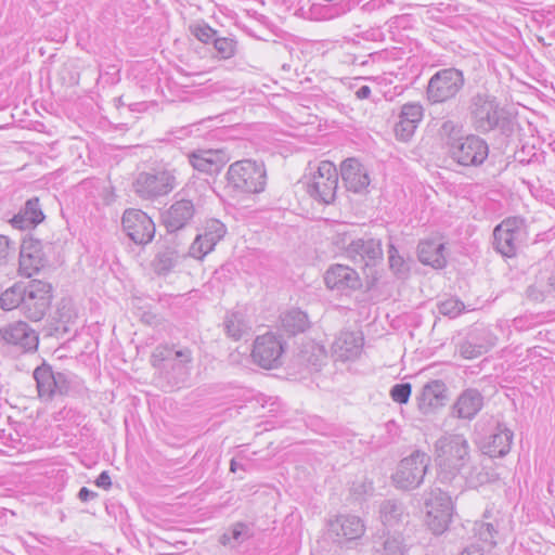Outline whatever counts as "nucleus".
Segmentation results:
<instances>
[{
    "mask_svg": "<svg viewBox=\"0 0 555 555\" xmlns=\"http://www.w3.org/2000/svg\"><path fill=\"white\" fill-rule=\"evenodd\" d=\"M467 115L470 126L479 133L498 131L508 137L514 131L513 115L488 92H477L469 99Z\"/></svg>",
    "mask_w": 555,
    "mask_h": 555,
    "instance_id": "obj_1",
    "label": "nucleus"
},
{
    "mask_svg": "<svg viewBox=\"0 0 555 555\" xmlns=\"http://www.w3.org/2000/svg\"><path fill=\"white\" fill-rule=\"evenodd\" d=\"M435 461L439 481L451 482L470 461L468 440L459 434L443 435L435 443Z\"/></svg>",
    "mask_w": 555,
    "mask_h": 555,
    "instance_id": "obj_2",
    "label": "nucleus"
},
{
    "mask_svg": "<svg viewBox=\"0 0 555 555\" xmlns=\"http://www.w3.org/2000/svg\"><path fill=\"white\" fill-rule=\"evenodd\" d=\"M227 180L229 186L240 193L257 194L264 191L267 171L261 162L242 159L229 166Z\"/></svg>",
    "mask_w": 555,
    "mask_h": 555,
    "instance_id": "obj_3",
    "label": "nucleus"
},
{
    "mask_svg": "<svg viewBox=\"0 0 555 555\" xmlns=\"http://www.w3.org/2000/svg\"><path fill=\"white\" fill-rule=\"evenodd\" d=\"M177 186V171L169 165L153 167L147 171L139 172L133 189L143 199H155L165 196Z\"/></svg>",
    "mask_w": 555,
    "mask_h": 555,
    "instance_id": "obj_4",
    "label": "nucleus"
},
{
    "mask_svg": "<svg viewBox=\"0 0 555 555\" xmlns=\"http://www.w3.org/2000/svg\"><path fill=\"white\" fill-rule=\"evenodd\" d=\"M465 85L464 74L455 67L437 70L428 80L425 98L431 105L444 104L454 100Z\"/></svg>",
    "mask_w": 555,
    "mask_h": 555,
    "instance_id": "obj_5",
    "label": "nucleus"
},
{
    "mask_svg": "<svg viewBox=\"0 0 555 555\" xmlns=\"http://www.w3.org/2000/svg\"><path fill=\"white\" fill-rule=\"evenodd\" d=\"M306 192L320 204L334 202L338 188V171L330 160L319 163L315 170L306 176Z\"/></svg>",
    "mask_w": 555,
    "mask_h": 555,
    "instance_id": "obj_6",
    "label": "nucleus"
},
{
    "mask_svg": "<svg viewBox=\"0 0 555 555\" xmlns=\"http://www.w3.org/2000/svg\"><path fill=\"white\" fill-rule=\"evenodd\" d=\"M429 463L430 457L420 450L403 457L391 475L395 487L404 491L418 488L424 481Z\"/></svg>",
    "mask_w": 555,
    "mask_h": 555,
    "instance_id": "obj_7",
    "label": "nucleus"
},
{
    "mask_svg": "<svg viewBox=\"0 0 555 555\" xmlns=\"http://www.w3.org/2000/svg\"><path fill=\"white\" fill-rule=\"evenodd\" d=\"M450 158L464 167H478L489 156V145L478 134H466L460 141L451 143Z\"/></svg>",
    "mask_w": 555,
    "mask_h": 555,
    "instance_id": "obj_8",
    "label": "nucleus"
},
{
    "mask_svg": "<svg viewBox=\"0 0 555 555\" xmlns=\"http://www.w3.org/2000/svg\"><path fill=\"white\" fill-rule=\"evenodd\" d=\"M426 524L435 534L443 533L451 522V496L439 488L431 489L425 500Z\"/></svg>",
    "mask_w": 555,
    "mask_h": 555,
    "instance_id": "obj_9",
    "label": "nucleus"
},
{
    "mask_svg": "<svg viewBox=\"0 0 555 555\" xmlns=\"http://www.w3.org/2000/svg\"><path fill=\"white\" fill-rule=\"evenodd\" d=\"M285 341L276 333H266L256 337L251 351L253 360L259 366L270 370L282 364Z\"/></svg>",
    "mask_w": 555,
    "mask_h": 555,
    "instance_id": "obj_10",
    "label": "nucleus"
},
{
    "mask_svg": "<svg viewBox=\"0 0 555 555\" xmlns=\"http://www.w3.org/2000/svg\"><path fill=\"white\" fill-rule=\"evenodd\" d=\"M51 299V285L39 280H33L26 286L22 313L33 321H40L49 309Z\"/></svg>",
    "mask_w": 555,
    "mask_h": 555,
    "instance_id": "obj_11",
    "label": "nucleus"
},
{
    "mask_svg": "<svg viewBox=\"0 0 555 555\" xmlns=\"http://www.w3.org/2000/svg\"><path fill=\"white\" fill-rule=\"evenodd\" d=\"M121 225L126 235L137 245H146L155 236V223L152 218L140 209H126Z\"/></svg>",
    "mask_w": 555,
    "mask_h": 555,
    "instance_id": "obj_12",
    "label": "nucleus"
},
{
    "mask_svg": "<svg viewBox=\"0 0 555 555\" xmlns=\"http://www.w3.org/2000/svg\"><path fill=\"white\" fill-rule=\"evenodd\" d=\"M524 234V220L519 217L504 219L493 231L494 248L505 257H513Z\"/></svg>",
    "mask_w": 555,
    "mask_h": 555,
    "instance_id": "obj_13",
    "label": "nucleus"
},
{
    "mask_svg": "<svg viewBox=\"0 0 555 555\" xmlns=\"http://www.w3.org/2000/svg\"><path fill=\"white\" fill-rule=\"evenodd\" d=\"M326 287L339 295H349L362 286L356 270L345 264H332L324 274Z\"/></svg>",
    "mask_w": 555,
    "mask_h": 555,
    "instance_id": "obj_14",
    "label": "nucleus"
},
{
    "mask_svg": "<svg viewBox=\"0 0 555 555\" xmlns=\"http://www.w3.org/2000/svg\"><path fill=\"white\" fill-rule=\"evenodd\" d=\"M364 521L356 515L341 514L327 521L330 534L336 538L338 543L353 542L365 533Z\"/></svg>",
    "mask_w": 555,
    "mask_h": 555,
    "instance_id": "obj_15",
    "label": "nucleus"
},
{
    "mask_svg": "<svg viewBox=\"0 0 555 555\" xmlns=\"http://www.w3.org/2000/svg\"><path fill=\"white\" fill-rule=\"evenodd\" d=\"M38 395L42 400H51L56 393L67 391V380L63 373H54L49 364L42 363L34 371Z\"/></svg>",
    "mask_w": 555,
    "mask_h": 555,
    "instance_id": "obj_16",
    "label": "nucleus"
},
{
    "mask_svg": "<svg viewBox=\"0 0 555 555\" xmlns=\"http://www.w3.org/2000/svg\"><path fill=\"white\" fill-rule=\"evenodd\" d=\"M227 232L225 225L217 220H207L204 227V232L198 234L190 247V256L196 259H202L210 253L217 243L223 238Z\"/></svg>",
    "mask_w": 555,
    "mask_h": 555,
    "instance_id": "obj_17",
    "label": "nucleus"
},
{
    "mask_svg": "<svg viewBox=\"0 0 555 555\" xmlns=\"http://www.w3.org/2000/svg\"><path fill=\"white\" fill-rule=\"evenodd\" d=\"M192 354L189 349L177 350L172 361H169L160 372L169 387L181 388L186 384L191 374Z\"/></svg>",
    "mask_w": 555,
    "mask_h": 555,
    "instance_id": "obj_18",
    "label": "nucleus"
},
{
    "mask_svg": "<svg viewBox=\"0 0 555 555\" xmlns=\"http://www.w3.org/2000/svg\"><path fill=\"white\" fill-rule=\"evenodd\" d=\"M195 215V207L192 201L176 199L162 215L163 224L170 233L185 228Z\"/></svg>",
    "mask_w": 555,
    "mask_h": 555,
    "instance_id": "obj_19",
    "label": "nucleus"
},
{
    "mask_svg": "<svg viewBox=\"0 0 555 555\" xmlns=\"http://www.w3.org/2000/svg\"><path fill=\"white\" fill-rule=\"evenodd\" d=\"M346 254L356 263L371 266L382 259V243L372 237L353 240L348 243Z\"/></svg>",
    "mask_w": 555,
    "mask_h": 555,
    "instance_id": "obj_20",
    "label": "nucleus"
},
{
    "mask_svg": "<svg viewBox=\"0 0 555 555\" xmlns=\"http://www.w3.org/2000/svg\"><path fill=\"white\" fill-rule=\"evenodd\" d=\"M340 176L348 191L353 193L367 191L371 179L367 169L357 158H347L340 164Z\"/></svg>",
    "mask_w": 555,
    "mask_h": 555,
    "instance_id": "obj_21",
    "label": "nucleus"
},
{
    "mask_svg": "<svg viewBox=\"0 0 555 555\" xmlns=\"http://www.w3.org/2000/svg\"><path fill=\"white\" fill-rule=\"evenodd\" d=\"M514 433L504 424H498L492 433L480 441V450L489 457H503L509 451Z\"/></svg>",
    "mask_w": 555,
    "mask_h": 555,
    "instance_id": "obj_22",
    "label": "nucleus"
},
{
    "mask_svg": "<svg viewBox=\"0 0 555 555\" xmlns=\"http://www.w3.org/2000/svg\"><path fill=\"white\" fill-rule=\"evenodd\" d=\"M1 336L8 344L18 347L22 351H34L38 347L37 333L25 322L9 324L1 331Z\"/></svg>",
    "mask_w": 555,
    "mask_h": 555,
    "instance_id": "obj_23",
    "label": "nucleus"
},
{
    "mask_svg": "<svg viewBox=\"0 0 555 555\" xmlns=\"http://www.w3.org/2000/svg\"><path fill=\"white\" fill-rule=\"evenodd\" d=\"M416 399L420 411L429 414L446 404L448 387L442 380H430L423 386Z\"/></svg>",
    "mask_w": 555,
    "mask_h": 555,
    "instance_id": "obj_24",
    "label": "nucleus"
},
{
    "mask_svg": "<svg viewBox=\"0 0 555 555\" xmlns=\"http://www.w3.org/2000/svg\"><path fill=\"white\" fill-rule=\"evenodd\" d=\"M363 348V335L361 332L341 331L332 345L333 354L341 361L357 359Z\"/></svg>",
    "mask_w": 555,
    "mask_h": 555,
    "instance_id": "obj_25",
    "label": "nucleus"
},
{
    "mask_svg": "<svg viewBox=\"0 0 555 555\" xmlns=\"http://www.w3.org/2000/svg\"><path fill=\"white\" fill-rule=\"evenodd\" d=\"M459 476L469 488H478L499 479V473L492 466L491 461L476 463L472 459Z\"/></svg>",
    "mask_w": 555,
    "mask_h": 555,
    "instance_id": "obj_26",
    "label": "nucleus"
},
{
    "mask_svg": "<svg viewBox=\"0 0 555 555\" xmlns=\"http://www.w3.org/2000/svg\"><path fill=\"white\" fill-rule=\"evenodd\" d=\"M485 398L476 388L464 389L452 405V415L472 421L481 411Z\"/></svg>",
    "mask_w": 555,
    "mask_h": 555,
    "instance_id": "obj_27",
    "label": "nucleus"
},
{
    "mask_svg": "<svg viewBox=\"0 0 555 555\" xmlns=\"http://www.w3.org/2000/svg\"><path fill=\"white\" fill-rule=\"evenodd\" d=\"M190 165L204 173H217L225 164L224 153L220 150H197L189 154Z\"/></svg>",
    "mask_w": 555,
    "mask_h": 555,
    "instance_id": "obj_28",
    "label": "nucleus"
},
{
    "mask_svg": "<svg viewBox=\"0 0 555 555\" xmlns=\"http://www.w3.org/2000/svg\"><path fill=\"white\" fill-rule=\"evenodd\" d=\"M41 246L39 241L24 240L20 247V271L31 276L42 267Z\"/></svg>",
    "mask_w": 555,
    "mask_h": 555,
    "instance_id": "obj_29",
    "label": "nucleus"
},
{
    "mask_svg": "<svg viewBox=\"0 0 555 555\" xmlns=\"http://www.w3.org/2000/svg\"><path fill=\"white\" fill-rule=\"evenodd\" d=\"M44 219L39 199L33 197L28 199L24 207L13 216L11 224L18 230H30L37 227Z\"/></svg>",
    "mask_w": 555,
    "mask_h": 555,
    "instance_id": "obj_30",
    "label": "nucleus"
},
{
    "mask_svg": "<svg viewBox=\"0 0 555 555\" xmlns=\"http://www.w3.org/2000/svg\"><path fill=\"white\" fill-rule=\"evenodd\" d=\"M255 537V526L251 522L236 521L232 524L220 537L223 546L238 547Z\"/></svg>",
    "mask_w": 555,
    "mask_h": 555,
    "instance_id": "obj_31",
    "label": "nucleus"
},
{
    "mask_svg": "<svg viewBox=\"0 0 555 555\" xmlns=\"http://www.w3.org/2000/svg\"><path fill=\"white\" fill-rule=\"evenodd\" d=\"M418 260L435 269L446 266L444 245L438 241L427 240L420 242L417 246Z\"/></svg>",
    "mask_w": 555,
    "mask_h": 555,
    "instance_id": "obj_32",
    "label": "nucleus"
},
{
    "mask_svg": "<svg viewBox=\"0 0 555 555\" xmlns=\"http://www.w3.org/2000/svg\"><path fill=\"white\" fill-rule=\"evenodd\" d=\"M224 330L229 337L234 340H240L249 335L251 325L245 313L237 310L227 314L224 320Z\"/></svg>",
    "mask_w": 555,
    "mask_h": 555,
    "instance_id": "obj_33",
    "label": "nucleus"
},
{
    "mask_svg": "<svg viewBox=\"0 0 555 555\" xmlns=\"http://www.w3.org/2000/svg\"><path fill=\"white\" fill-rule=\"evenodd\" d=\"M380 519L386 527H395L402 524L408 514L404 513L403 504L395 500H387L380 505Z\"/></svg>",
    "mask_w": 555,
    "mask_h": 555,
    "instance_id": "obj_34",
    "label": "nucleus"
},
{
    "mask_svg": "<svg viewBox=\"0 0 555 555\" xmlns=\"http://www.w3.org/2000/svg\"><path fill=\"white\" fill-rule=\"evenodd\" d=\"M281 326L291 335L302 333L309 326L308 317L299 309H292L281 317Z\"/></svg>",
    "mask_w": 555,
    "mask_h": 555,
    "instance_id": "obj_35",
    "label": "nucleus"
},
{
    "mask_svg": "<svg viewBox=\"0 0 555 555\" xmlns=\"http://www.w3.org/2000/svg\"><path fill=\"white\" fill-rule=\"evenodd\" d=\"M388 263L391 272L401 280H405L411 271L410 259H405L399 254L398 249L392 243L388 244Z\"/></svg>",
    "mask_w": 555,
    "mask_h": 555,
    "instance_id": "obj_36",
    "label": "nucleus"
},
{
    "mask_svg": "<svg viewBox=\"0 0 555 555\" xmlns=\"http://www.w3.org/2000/svg\"><path fill=\"white\" fill-rule=\"evenodd\" d=\"M25 292L26 286L21 284H15L8 288L0 296V307L7 311L16 308L22 311Z\"/></svg>",
    "mask_w": 555,
    "mask_h": 555,
    "instance_id": "obj_37",
    "label": "nucleus"
},
{
    "mask_svg": "<svg viewBox=\"0 0 555 555\" xmlns=\"http://www.w3.org/2000/svg\"><path fill=\"white\" fill-rule=\"evenodd\" d=\"M475 534L480 541L494 546L496 544V538L499 535V522L498 521H476L474 526Z\"/></svg>",
    "mask_w": 555,
    "mask_h": 555,
    "instance_id": "obj_38",
    "label": "nucleus"
},
{
    "mask_svg": "<svg viewBox=\"0 0 555 555\" xmlns=\"http://www.w3.org/2000/svg\"><path fill=\"white\" fill-rule=\"evenodd\" d=\"M375 555H404L402 539L396 535H388L385 540L374 542Z\"/></svg>",
    "mask_w": 555,
    "mask_h": 555,
    "instance_id": "obj_39",
    "label": "nucleus"
},
{
    "mask_svg": "<svg viewBox=\"0 0 555 555\" xmlns=\"http://www.w3.org/2000/svg\"><path fill=\"white\" fill-rule=\"evenodd\" d=\"M439 133L448 152L451 150V143L460 141L464 137L462 134V126L453 120L443 121Z\"/></svg>",
    "mask_w": 555,
    "mask_h": 555,
    "instance_id": "obj_40",
    "label": "nucleus"
},
{
    "mask_svg": "<svg viewBox=\"0 0 555 555\" xmlns=\"http://www.w3.org/2000/svg\"><path fill=\"white\" fill-rule=\"evenodd\" d=\"M178 263V254L175 250L167 249L159 253L154 260V268L157 274L169 273Z\"/></svg>",
    "mask_w": 555,
    "mask_h": 555,
    "instance_id": "obj_41",
    "label": "nucleus"
},
{
    "mask_svg": "<svg viewBox=\"0 0 555 555\" xmlns=\"http://www.w3.org/2000/svg\"><path fill=\"white\" fill-rule=\"evenodd\" d=\"M214 48L220 59L228 60L235 55L237 41L229 37H216L214 39Z\"/></svg>",
    "mask_w": 555,
    "mask_h": 555,
    "instance_id": "obj_42",
    "label": "nucleus"
},
{
    "mask_svg": "<svg viewBox=\"0 0 555 555\" xmlns=\"http://www.w3.org/2000/svg\"><path fill=\"white\" fill-rule=\"evenodd\" d=\"M459 352L464 359H475L487 352V347L470 337L459 346Z\"/></svg>",
    "mask_w": 555,
    "mask_h": 555,
    "instance_id": "obj_43",
    "label": "nucleus"
},
{
    "mask_svg": "<svg viewBox=\"0 0 555 555\" xmlns=\"http://www.w3.org/2000/svg\"><path fill=\"white\" fill-rule=\"evenodd\" d=\"M399 115L418 126L424 117V107L418 102H409L401 106Z\"/></svg>",
    "mask_w": 555,
    "mask_h": 555,
    "instance_id": "obj_44",
    "label": "nucleus"
},
{
    "mask_svg": "<svg viewBox=\"0 0 555 555\" xmlns=\"http://www.w3.org/2000/svg\"><path fill=\"white\" fill-rule=\"evenodd\" d=\"M176 351L168 346H157L151 357L152 365L162 371L169 361H172Z\"/></svg>",
    "mask_w": 555,
    "mask_h": 555,
    "instance_id": "obj_45",
    "label": "nucleus"
},
{
    "mask_svg": "<svg viewBox=\"0 0 555 555\" xmlns=\"http://www.w3.org/2000/svg\"><path fill=\"white\" fill-rule=\"evenodd\" d=\"M417 127L412 121L399 116V120L395 125V135L399 141L408 142L414 135Z\"/></svg>",
    "mask_w": 555,
    "mask_h": 555,
    "instance_id": "obj_46",
    "label": "nucleus"
},
{
    "mask_svg": "<svg viewBox=\"0 0 555 555\" xmlns=\"http://www.w3.org/2000/svg\"><path fill=\"white\" fill-rule=\"evenodd\" d=\"M119 73H120V67L117 64L107 65L106 69H103V65L101 64L98 83H104L107 86L116 85L120 80Z\"/></svg>",
    "mask_w": 555,
    "mask_h": 555,
    "instance_id": "obj_47",
    "label": "nucleus"
},
{
    "mask_svg": "<svg viewBox=\"0 0 555 555\" xmlns=\"http://www.w3.org/2000/svg\"><path fill=\"white\" fill-rule=\"evenodd\" d=\"M439 312L443 315L455 318L464 309V304L456 298H448L438 305Z\"/></svg>",
    "mask_w": 555,
    "mask_h": 555,
    "instance_id": "obj_48",
    "label": "nucleus"
},
{
    "mask_svg": "<svg viewBox=\"0 0 555 555\" xmlns=\"http://www.w3.org/2000/svg\"><path fill=\"white\" fill-rule=\"evenodd\" d=\"M191 31L194 37L203 43L214 42V39H216L217 35V31L205 23L194 25L191 27Z\"/></svg>",
    "mask_w": 555,
    "mask_h": 555,
    "instance_id": "obj_49",
    "label": "nucleus"
},
{
    "mask_svg": "<svg viewBox=\"0 0 555 555\" xmlns=\"http://www.w3.org/2000/svg\"><path fill=\"white\" fill-rule=\"evenodd\" d=\"M412 387L409 383L396 384L390 389L391 399L400 404L408 403L411 396Z\"/></svg>",
    "mask_w": 555,
    "mask_h": 555,
    "instance_id": "obj_50",
    "label": "nucleus"
},
{
    "mask_svg": "<svg viewBox=\"0 0 555 555\" xmlns=\"http://www.w3.org/2000/svg\"><path fill=\"white\" fill-rule=\"evenodd\" d=\"M12 249H14V247L10 240L4 235H0V264L7 261Z\"/></svg>",
    "mask_w": 555,
    "mask_h": 555,
    "instance_id": "obj_51",
    "label": "nucleus"
},
{
    "mask_svg": "<svg viewBox=\"0 0 555 555\" xmlns=\"http://www.w3.org/2000/svg\"><path fill=\"white\" fill-rule=\"evenodd\" d=\"M95 485L99 488H102L104 490H108L112 486V480L108 472L104 470L95 479Z\"/></svg>",
    "mask_w": 555,
    "mask_h": 555,
    "instance_id": "obj_52",
    "label": "nucleus"
},
{
    "mask_svg": "<svg viewBox=\"0 0 555 555\" xmlns=\"http://www.w3.org/2000/svg\"><path fill=\"white\" fill-rule=\"evenodd\" d=\"M98 496V493L88 489L87 487H82L78 492V499L81 502H89Z\"/></svg>",
    "mask_w": 555,
    "mask_h": 555,
    "instance_id": "obj_53",
    "label": "nucleus"
},
{
    "mask_svg": "<svg viewBox=\"0 0 555 555\" xmlns=\"http://www.w3.org/2000/svg\"><path fill=\"white\" fill-rule=\"evenodd\" d=\"M371 95V88L369 86H361L357 91H356V96L357 99L359 100H365V99H369Z\"/></svg>",
    "mask_w": 555,
    "mask_h": 555,
    "instance_id": "obj_54",
    "label": "nucleus"
},
{
    "mask_svg": "<svg viewBox=\"0 0 555 555\" xmlns=\"http://www.w3.org/2000/svg\"><path fill=\"white\" fill-rule=\"evenodd\" d=\"M461 555H483L482 550L479 546L470 545L467 546Z\"/></svg>",
    "mask_w": 555,
    "mask_h": 555,
    "instance_id": "obj_55",
    "label": "nucleus"
},
{
    "mask_svg": "<svg viewBox=\"0 0 555 555\" xmlns=\"http://www.w3.org/2000/svg\"><path fill=\"white\" fill-rule=\"evenodd\" d=\"M238 469H243V470H245L246 468H245L244 464H242V463L240 462V460H237V459H232V460H231V462H230V470H231L232 473H235V472H236V470H238Z\"/></svg>",
    "mask_w": 555,
    "mask_h": 555,
    "instance_id": "obj_56",
    "label": "nucleus"
},
{
    "mask_svg": "<svg viewBox=\"0 0 555 555\" xmlns=\"http://www.w3.org/2000/svg\"><path fill=\"white\" fill-rule=\"evenodd\" d=\"M335 244H337L339 247L345 248L347 244V235L345 233H338L337 240L335 241Z\"/></svg>",
    "mask_w": 555,
    "mask_h": 555,
    "instance_id": "obj_57",
    "label": "nucleus"
},
{
    "mask_svg": "<svg viewBox=\"0 0 555 555\" xmlns=\"http://www.w3.org/2000/svg\"><path fill=\"white\" fill-rule=\"evenodd\" d=\"M70 319H72V314H68V317H66V321H64V322L69 323Z\"/></svg>",
    "mask_w": 555,
    "mask_h": 555,
    "instance_id": "obj_58",
    "label": "nucleus"
},
{
    "mask_svg": "<svg viewBox=\"0 0 555 555\" xmlns=\"http://www.w3.org/2000/svg\"><path fill=\"white\" fill-rule=\"evenodd\" d=\"M59 312H60V320L62 321V320H63V318H65V314H63V313L61 312V310H59Z\"/></svg>",
    "mask_w": 555,
    "mask_h": 555,
    "instance_id": "obj_59",
    "label": "nucleus"
}]
</instances>
